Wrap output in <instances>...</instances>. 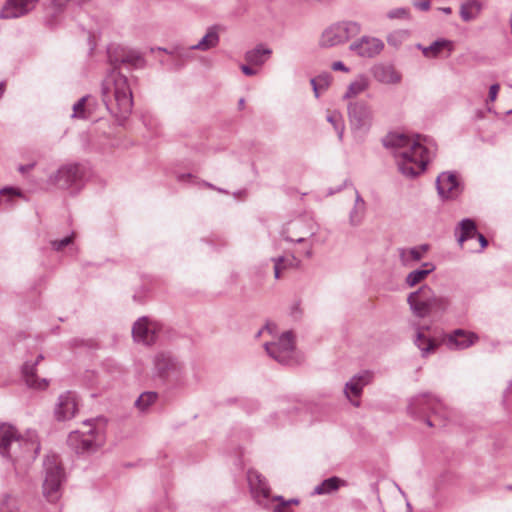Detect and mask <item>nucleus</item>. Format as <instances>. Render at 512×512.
I'll return each mask as SVG.
<instances>
[{
	"label": "nucleus",
	"mask_w": 512,
	"mask_h": 512,
	"mask_svg": "<svg viewBox=\"0 0 512 512\" xmlns=\"http://www.w3.org/2000/svg\"><path fill=\"white\" fill-rule=\"evenodd\" d=\"M383 145L392 149L399 172L406 177L421 174L429 162L428 149L420 142V136L391 132L383 139Z\"/></svg>",
	"instance_id": "f257e3e1"
},
{
	"label": "nucleus",
	"mask_w": 512,
	"mask_h": 512,
	"mask_svg": "<svg viewBox=\"0 0 512 512\" xmlns=\"http://www.w3.org/2000/svg\"><path fill=\"white\" fill-rule=\"evenodd\" d=\"M102 100L113 116L126 119L133 106L132 91L127 77L112 71L102 83Z\"/></svg>",
	"instance_id": "f03ea898"
},
{
	"label": "nucleus",
	"mask_w": 512,
	"mask_h": 512,
	"mask_svg": "<svg viewBox=\"0 0 512 512\" xmlns=\"http://www.w3.org/2000/svg\"><path fill=\"white\" fill-rule=\"evenodd\" d=\"M39 449L34 435L28 438L17 435L15 428L8 424L0 425V454L13 463L27 458L33 459Z\"/></svg>",
	"instance_id": "7ed1b4c3"
},
{
	"label": "nucleus",
	"mask_w": 512,
	"mask_h": 512,
	"mask_svg": "<svg viewBox=\"0 0 512 512\" xmlns=\"http://www.w3.org/2000/svg\"><path fill=\"white\" fill-rule=\"evenodd\" d=\"M408 412L416 418L425 419L429 427L444 426V420L450 415L449 410L430 394L413 397L409 402Z\"/></svg>",
	"instance_id": "20e7f679"
},
{
	"label": "nucleus",
	"mask_w": 512,
	"mask_h": 512,
	"mask_svg": "<svg viewBox=\"0 0 512 512\" xmlns=\"http://www.w3.org/2000/svg\"><path fill=\"white\" fill-rule=\"evenodd\" d=\"M407 302L413 314L419 318L444 312L449 306V300L446 297L437 295L427 285H423L417 291L410 293Z\"/></svg>",
	"instance_id": "39448f33"
},
{
	"label": "nucleus",
	"mask_w": 512,
	"mask_h": 512,
	"mask_svg": "<svg viewBox=\"0 0 512 512\" xmlns=\"http://www.w3.org/2000/svg\"><path fill=\"white\" fill-rule=\"evenodd\" d=\"M94 420L83 423L84 429L72 431L67 439L68 446L77 454L93 453L104 443L103 433L93 425Z\"/></svg>",
	"instance_id": "423d86ee"
},
{
	"label": "nucleus",
	"mask_w": 512,
	"mask_h": 512,
	"mask_svg": "<svg viewBox=\"0 0 512 512\" xmlns=\"http://www.w3.org/2000/svg\"><path fill=\"white\" fill-rule=\"evenodd\" d=\"M361 24L356 21H340L327 27L321 34L319 45L330 48L347 43L351 38L360 34Z\"/></svg>",
	"instance_id": "0eeeda50"
},
{
	"label": "nucleus",
	"mask_w": 512,
	"mask_h": 512,
	"mask_svg": "<svg viewBox=\"0 0 512 512\" xmlns=\"http://www.w3.org/2000/svg\"><path fill=\"white\" fill-rule=\"evenodd\" d=\"M84 168L79 164H66L49 176L48 182L71 193L80 191L84 186Z\"/></svg>",
	"instance_id": "6e6552de"
},
{
	"label": "nucleus",
	"mask_w": 512,
	"mask_h": 512,
	"mask_svg": "<svg viewBox=\"0 0 512 512\" xmlns=\"http://www.w3.org/2000/svg\"><path fill=\"white\" fill-rule=\"evenodd\" d=\"M264 347L268 355L280 364L294 365L301 362L295 352L293 334L289 331L284 332L277 342L265 343Z\"/></svg>",
	"instance_id": "1a4fd4ad"
},
{
	"label": "nucleus",
	"mask_w": 512,
	"mask_h": 512,
	"mask_svg": "<svg viewBox=\"0 0 512 512\" xmlns=\"http://www.w3.org/2000/svg\"><path fill=\"white\" fill-rule=\"evenodd\" d=\"M45 478L43 494L50 502L60 497V487L64 479L63 469L56 456H48L44 461Z\"/></svg>",
	"instance_id": "9d476101"
},
{
	"label": "nucleus",
	"mask_w": 512,
	"mask_h": 512,
	"mask_svg": "<svg viewBox=\"0 0 512 512\" xmlns=\"http://www.w3.org/2000/svg\"><path fill=\"white\" fill-rule=\"evenodd\" d=\"M154 374L164 382L177 383L182 378L181 363L169 352H159L155 355Z\"/></svg>",
	"instance_id": "9b49d317"
},
{
	"label": "nucleus",
	"mask_w": 512,
	"mask_h": 512,
	"mask_svg": "<svg viewBox=\"0 0 512 512\" xmlns=\"http://www.w3.org/2000/svg\"><path fill=\"white\" fill-rule=\"evenodd\" d=\"M351 127L356 130H368L372 124L373 112L365 101H355L348 105Z\"/></svg>",
	"instance_id": "f8f14e48"
},
{
	"label": "nucleus",
	"mask_w": 512,
	"mask_h": 512,
	"mask_svg": "<svg viewBox=\"0 0 512 512\" xmlns=\"http://www.w3.org/2000/svg\"><path fill=\"white\" fill-rule=\"evenodd\" d=\"M479 337L474 332L456 329L442 337L441 343L450 350H464L474 345Z\"/></svg>",
	"instance_id": "ddd939ff"
},
{
	"label": "nucleus",
	"mask_w": 512,
	"mask_h": 512,
	"mask_svg": "<svg viewBox=\"0 0 512 512\" xmlns=\"http://www.w3.org/2000/svg\"><path fill=\"white\" fill-rule=\"evenodd\" d=\"M383 48L384 43L382 40L370 36H362L349 46L350 51L364 58H373L377 56Z\"/></svg>",
	"instance_id": "4468645a"
},
{
	"label": "nucleus",
	"mask_w": 512,
	"mask_h": 512,
	"mask_svg": "<svg viewBox=\"0 0 512 512\" xmlns=\"http://www.w3.org/2000/svg\"><path fill=\"white\" fill-rule=\"evenodd\" d=\"M158 332V326L150 322L146 317L136 321L132 328V335L135 341L142 342L145 345L155 343Z\"/></svg>",
	"instance_id": "2eb2a0df"
},
{
	"label": "nucleus",
	"mask_w": 512,
	"mask_h": 512,
	"mask_svg": "<svg viewBox=\"0 0 512 512\" xmlns=\"http://www.w3.org/2000/svg\"><path fill=\"white\" fill-rule=\"evenodd\" d=\"M247 478L256 502L267 508L270 498V488L265 478L257 471H249Z\"/></svg>",
	"instance_id": "dca6fc26"
},
{
	"label": "nucleus",
	"mask_w": 512,
	"mask_h": 512,
	"mask_svg": "<svg viewBox=\"0 0 512 512\" xmlns=\"http://www.w3.org/2000/svg\"><path fill=\"white\" fill-rule=\"evenodd\" d=\"M38 0H7L0 10L1 19L18 18L35 8Z\"/></svg>",
	"instance_id": "f3484780"
},
{
	"label": "nucleus",
	"mask_w": 512,
	"mask_h": 512,
	"mask_svg": "<svg viewBox=\"0 0 512 512\" xmlns=\"http://www.w3.org/2000/svg\"><path fill=\"white\" fill-rule=\"evenodd\" d=\"M108 59L114 70L117 69L120 64L138 66L139 63L142 62V58L138 52L121 47L108 49Z\"/></svg>",
	"instance_id": "a211bd4d"
},
{
	"label": "nucleus",
	"mask_w": 512,
	"mask_h": 512,
	"mask_svg": "<svg viewBox=\"0 0 512 512\" xmlns=\"http://www.w3.org/2000/svg\"><path fill=\"white\" fill-rule=\"evenodd\" d=\"M436 186L442 198L453 199L460 194V186L455 174L443 172L438 176Z\"/></svg>",
	"instance_id": "6ab92c4d"
},
{
	"label": "nucleus",
	"mask_w": 512,
	"mask_h": 512,
	"mask_svg": "<svg viewBox=\"0 0 512 512\" xmlns=\"http://www.w3.org/2000/svg\"><path fill=\"white\" fill-rule=\"evenodd\" d=\"M371 379L372 374L369 371H364L358 375L353 376L351 380L346 383L344 393L354 406L358 407L360 402L353 401L350 398V395L359 397L362 394L363 388L370 383Z\"/></svg>",
	"instance_id": "aec40b11"
},
{
	"label": "nucleus",
	"mask_w": 512,
	"mask_h": 512,
	"mask_svg": "<svg viewBox=\"0 0 512 512\" xmlns=\"http://www.w3.org/2000/svg\"><path fill=\"white\" fill-rule=\"evenodd\" d=\"M77 412V402L75 396L68 392L60 395L55 409V416L59 421L69 420Z\"/></svg>",
	"instance_id": "412c9836"
},
{
	"label": "nucleus",
	"mask_w": 512,
	"mask_h": 512,
	"mask_svg": "<svg viewBox=\"0 0 512 512\" xmlns=\"http://www.w3.org/2000/svg\"><path fill=\"white\" fill-rule=\"evenodd\" d=\"M314 234L313 227L306 228L302 221L289 223L283 231V237L286 241L302 243L306 237Z\"/></svg>",
	"instance_id": "4be33fe9"
},
{
	"label": "nucleus",
	"mask_w": 512,
	"mask_h": 512,
	"mask_svg": "<svg viewBox=\"0 0 512 512\" xmlns=\"http://www.w3.org/2000/svg\"><path fill=\"white\" fill-rule=\"evenodd\" d=\"M417 47L421 49L426 58H438L443 56L444 52H446L445 56L448 57L453 51V42L447 39H438L429 46L419 44Z\"/></svg>",
	"instance_id": "5701e85b"
},
{
	"label": "nucleus",
	"mask_w": 512,
	"mask_h": 512,
	"mask_svg": "<svg viewBox=\"0 0 512 512\" xmlns=\"http://www.w3.org/2000/svg\"><path fill=\"white\" fill-rule=\"evenodd\" d=\"M374 78L383 84H397L401 75L390 65H376L372 69Z\"/></svg>",
	"instance_id": "b1692460"
},
{
	"label": "nucleus",
	"mask_w": 512,
	"mask_h": 512,
	"mask_svg": "<svg viewBox=\"0 0 512 512\" xmlns=\"http://www.w3.org/2000/svg\"><path fill=\"white\" fill-rule=\"evenodd\" d=\"M43 359L42 355H39L36 362L33 364L25 363L23 366V376L26 381V384L35 389H45L48 386V380L43 378L38 380L36 376V365L38 362Z\"/></svg>",
	"instance_id": "393cba45"
},
{
	"label": "nucleus",
	"mask_w": 512,
	"mask_h": 512,
	"mask_svg": "<svg viewBox=\"0 0 512 512\" xmlns=\"http://www.w3.org/2000/svg\"><path fill=\"white\" fill-rule=\"evenodd\" d=\"M219 28L220 27L218 25L209 27L203 38L197 44L192 45L189 49L207 51L216 47L220 41Z\"/></svg>",
	"instance_id": "a878e982"
},
{
	"label": "nucleus",
	"mask_w": 512,
	"mask_h": 512,
	"mask_svg": "<svg viewBox=\"0 0 512 512\" xmlns=\"http://www.w3.org/2000/svg\"><path fill=\"white\" fill-rule=\"evenodd\" d=\"M427 244L419 245L412 248L399 249V257L401 263L405 266L411 265L412 262H418L422 259L424 254L428 251Z\"/></svg>",
	"instance_id": "bb28decb"
},
{
	"label": "nucleus",
	"mask_w": 512,
	"mask_h": 512,
	"mask_svg": "<svg viewBox=\"0 0 512 512\" xmlns=\"http://www.w3.org/2000/svg\"><path fill=\"white\" fill-rule=\"evenodd\" d=\"M424 329L425 327H420L417 329L414 343L421 350L422 356L426 357L430 353H433L440 343L437 342L435 339L425 336L423 332ZM426 329H428V327H426Z\"/></svg>",
	"instance_id": "cd10ccee"
},
{
	"label": "nucleus",
	"mask_w": 512,
	"mask_h": 512,
	"mask_svg": "<svg viewBox=\"0 0 512 512\" xmlns=\"http://www.w3.org/2000/svg\"><path fill=\"white\" fill-rule=\"evenodd\" d=\"M477 234L476 223L469 218L463 219L456 228L457 241L460 246H462L466 240L476 237Z\"/></svg>",
	"instance_id": "c85d7f7f"
},
{
	"label": "nucleus",
	"mask_w": 512,
	"mask_h": 512,
	"mask_svg": "<svg viewBox=\"0 0 512 512\" xmlns=\"http://www.w3.org/2000/svg\"><path fill=\"white\" fill-rule=\"evenodd\" d=\"M271 260L274 263L275 279H279L281 277L282 271L289 268H297L300 264V260H298L293 254L274 257Z\"/></svg>",
	"instance_id": "c756f323"
},
{
	"label": "nucleus",
	"mask_w": 512,
	"mask_h": 512,
	"mask_svg": "<svg viewBox=\"0 0 512 512\" xmlns=\"http://www.w3.org/2000/svg\"><path fill=\"white\" fill-rule=\"evenodd\" d=\"M435 266L433 263L426 262L422 265L421 269H416L411 271L405 279L406 284L409 287H414L415 285L422 282L431 272H433Z\"/></svg>",
	"instance_id": "7c9ffc66"
},
{
	"label": "nucleus",
	"mask_w": 512,
	"mask_h": 512,
	"mask_svg": "<svg viewBox=\"0 0 512 512\" xmlns=\"http://www.w3.org/2000/svg\"><path fill=\"white\" fill-rule=\"evenodd\" d=\"M271 53L272 51L270 49L257 46L246 52L245 60L250 65L261 66L267 61Z\"/></svg>",
	"instance_id": "2f4dec72"
},
{
	"label": "nucleus",
	"mask_w": 512,
	"mask_h": 512,
	"mask_svg": "<svg viewBox=\"0 0 512 512\" xmlns=\"http://www.w3.org/2000/svg\"><path fill=\"white\" fill-rule=\"evenodd\" d=\"M346 482L339 477L333 476L322 481L319 485L314 488V494L324 495L331 494L337 491L341 486H344Z\"/></svg>",
	"instance_id": "473e14b6"
},
{
	"label": "nucleus",
	"mask_w": 512,
	"mask_h": 512,
	"mask_svg": "<svg viewBox=\"0 0 512 512\" xmlns=\"http://www.w3.org/2000/svg\"><path fill=\"white\" fill-rule=\"evenodd\" d=\"M481 11V4L478 0H467L460 7V16L463 21L469 22L475 19Z\"/></svg>",
	"instance_id": "72a5a7b5"
},
{
	"label": "nucleus",
	"mask_w": 512,
	"mask_h": 512,
	"mask_svg": "<svg viewBox=\"0 0 512 512\" xmlns=\"http://www.w3.org/2000/svg\"><path fill=\"white\" fill-rule=\"evenodd\" d=\"M369 87V80L364 75H359L353 82H351L347 88L346 93L344 94L343 98H353L357 95L361 94L365 90H367Z\"/></svg>",
	"instance_id": "f704fd0d"
},
{
	"label": "nucleus",
	"mask_w": 512,
	"mask_h": 512,
	"mask_svg": "<svg viewBox=\"0 0 512 512\" xmlns=\"http://www.w3.org/2000/svg\"><path fill=\"white\" fill-rule=\"evenodd\" d=\"M366 205L363 198L360 196L358 191H355V203L352 211L350 212V223L352 225H358L365 213Z\"/></svg>",
	"instance_id": "c9c22d12"
},
{
	"label": "nucleus",
	"mask_w": 512,
	"mask_h": 512,
	"mask_svg": "<svg viewBox=\"0 0 512 512\" xmlns=\"http://www.w3.org/2000/svg\"><path fill=\"white\" fill-rule=\"evenodd\" d=\"M331 79L332 77L329 73H323L316 78L311 79V85L317 98L319 97L321 91L328 88L331 83Z\"/></svg>",
	"instance_id": "e433bc0d"
},
{
	"label": "nucleus",
	"mask_w": 512,
	"mask_h": 512,
	"mask_svg": "<svg viewBox=\"0 0 512 512\" xmlns=\"http://www.w3.org/2000/svg\"><path fill=\"white\" fill-rule=\"evenodd\" d=\"M88 100L89 96H84L73 105L72 118L87 119L90 116V111L87 109Z\"/></svg>",
	"instance_id": "4c0bfd02"
},
{
	"label": "nucleus",
	"mask_w": 512,
	"mask_h": 512,
	"mask_svg": "<svg viewBox=\"0 0 512 512\" xmlns=\"http://www.w3.org/2000/svg\"><path fill=\"white\" fill-rule=\"evenodd\" d=\"M157 398L158 394L156 392H144L138 397L135 405L140 411L144 412L150 407V405L155 403Z\"/></svg>",
	"instance_id": "58836bf2"
},
{
	"label": "nucleus",
	"mask_w": 512,
	"mask_h": 512,
	"mask_svg": "<svg viewBox=\"0 0 512 512\" xmlns=\"http://www.w3.org/2000/svg\"><path fill=\"white\" fill-rule=\"evenodd\" d=\"M327 121L332 124L339 140L341 141L345 128L342 116L339 113L333 112L327 116Z\"/></svg>",
	"instance_id": "ea45409f"
},
{
	"label": "nucleus",
	"mask_w": 512,
	"mask_h": 512,
	"mask_svg": "<svg viewBox=\"0 0 512 512\" xmlns=\"http://www.w3.org/2000/svg\"><path fill=\"white\" fill-rule=\"evenodd\" d=\"M0 512H18L17 499L10 494H4L0 501Z\"/></svg>",
	"instance_id": "a19ab883"
},
{
	"label": "nucleus",
	"mask_w": 512,
	"mask_h": 512,
	"mask_svg": "<svg viewBox=\"0 0 512 512\" xmlns=\"http://www.w3.org/2000/svg\"><path fill=\"white\" fill-rule=\"evenodd\" d=\"M74 236L75 234L72 233L71 235L66 236L61 240L51 241L52 248L56 251H61L62 249H64L66 246L70 245L73 242Z\"/></svg>",
	"instance_id": "79ce46f5"
},
{
	"label": "nucleus",
	"mask_w": 512,
	"mask_h": 512,
	"mask_svg": "<svg viewBox=\"0 0 512 512\" xmlns=\"http://www.w3.org/2000/svg\"><path fill=\"white\" fill-rule=\"evenodd\" d=\"M273 501L279 502L273 507V512H292L291 508L289 507V502H286L282 496L274 497Z\"/></svg>",
	"instance_id": "37998d69"
},
{
	"label": "nucleus",
	"mask_w": 512,
	"mask_h": 512,
	"mask_svg": "<svg viewBox=\"0 0 512 512\" xmlns=\"http://www.w3.org/2000/svg\"><path fill=\"white\" fill-rule=\"evenodd\" d=\"M408 10L405 8H396L388 12L387 17L390 19L406 18L408 17Z\"/></svg>",
	"instance_id": "c03bdc74"
},
{
	"label": "nucleus",
	"mask_w": 512,
	"mask_h": 512,
	"mask_svg": "<svg viewBox=\"0 0 512 512\" xmlns=\"http://www.w3.org/2000/svg\"><path fill=\"white\" fill-rule=\"evenodd\" d=\"M500 86L499 84H493L489 88L488 101L494 102L497 98Z\"/></svg>",
	"instance_id": "a18cd8bd"
},
{
	"label": "nucleus",
	"mask_w": 512,
	"mask_h": 512,
	"mask_svg": "<svg viewBox=\"0 0 512 512\" xmlns=\"http://www.w3.org/2000/svg\"><path fill=\"white\" fill-rule=\"evenodd\" d=\"M241 71L246 75V76H254L257 74V70L256 69H253L252 67H250L249 65H241Z\"/></svg>",
	"instance_id": "49530a36"
},
{
	"label": "nucleus",
	"mask_w": 512,
	"mask_h": 512,
	"mask_svg": "<svg viewBox=\"0 0 512 512\" xmlns=\"http://www.w3.org/2000/svg\"><path fill=\"white\" fill-rule=\"evenodd\" d=\"M414 5L416 8H418L422 11H427L430 8V1L429 0L418 1V2H415Z\"/></svg>",
	"instance_id": "de8ad7c7"
},
{
	"label": "nucleus",
	"mask_w": 512,
	"mask_h": 512,
	"mask_svg": "<svg viewBox=\"0 0 512 512\" xmlns=\"http://www.w3.org/2000/svg\"><path fill=\"white\" fill-rule=\"evenodd\" d=\"M332 69L335 70V71H343V72H348L349 71V68L346 67L344 65L343 62L341 61H336L332 64Z\"/></svg>",
	"instance_id": "09e8293b"
},
{
	"label": "nucleus",
	"mask_w": 512,
	"mask_h": 512,
	"mask_svg": "<svg viewBox=\"0 0 512 512\" xmlns=\"http://www.w3.org/2000/svg\"><path fill=\"white\" fill-rule=\"evenodd\" d=\"M476 237L481 245V248L482 249L486 248L488 245V240L485 238V236L481 233H478Z\"/></svg>",
	"instance_id": "8fccbe9b"
},
{
	"label": "nucleus",
	"mask_w": 512,
	"mask_h": 512,
	"mask_svg": "<svg viewBox=\"0 0 512 512\" xmlns=\"http://www.w3.org/2000/svg\"><path fill=\"white\" fill-rule=\"evenodd\" d=\"M203 185L207 188H210V189H213V190H216L220 193H228L226 190L222 189V188H218V187H215L213 184L209 183V182H203Z\"/></svg>",
	"instance_id": "3c124183"
},
{
	"label": "nucleus",
	"mask_w": 512,
	"mask_h": 512,
	"mask_svg": "<svg viewBox=\"0 0 512 512\" xmlns=\"http://www.w3.org/2000/svg\"><path fill=\"white\" fill-rule=\"evenodd\" d=\"M70 0H53V4L55 7L61 9L65 6V4L67 2H69Z\"/></svg>",
	"instance_id": "603ef678"
},
{
	"label": "nucleus",
	"mask_w": 512,
	"mask_h": 512,
	"mask_svg": "<svg viewBox=\"0 0 512 512\" xmlns=\"http://www.w3.org/2000/svg\"><path fill=\"white\" fill-rule=\"evenodd\" d=\"M33 167H34V164L21 165L19 167V171L21 173H26V172L30 171Z\"/></svg>",
	"instance_id": "864d4df0"
},
{
	"label": "nucleus",
	"mask_w": 512,
	"mask_h": 512,
	"mask_svg": "<svg viewBox=\"0 0 512 512\" xmlns=\"http://www.w3.org/2000/svg\"><path fill=\"white\" fill-rule=\"evenodd\" d=\"M440 10L442 12H444L445 14H451L452 13V10L450 7H443V8H440Z\"/></svg>",
	"instance_id": "5fc2aeb1"
},
{
	"label": "nucleus",
	"mask_w": 512,
	"mask_h": 512,
	"mask_svg": "<svg viewBox=\"0 0 512 512\" xmlns=\"http://www.w3.org/2000/svg\"><path fill=\"white\" fill-rule=\"evenodd\" d=\"M5 89V84L3 82L0 83V97L3 95Z\"/></svg>",
	"instance_id": "6e6d98bb"
},
{
	"label": "nucleus",
	"mask_w": 512,
	"mask_h": 512,
	"mask_svg": "<svg viewBox=\"0 0 512 512\" xmlns=\"http://www.w3.org/2000/svg\"><path fill=\"white\" fill-rule=\"evenodd\" d=\"M287 502H289V505H290V504H296V505H297V504L299 503V500H297V499H291V500H288Z\"/></svg>",
	"instance_id": "4d7b16f0"
},
{
	"label": "nucleus",
	"mask_w": 512,
	"mask_h": 512,
	"mask_svg": "<svg viewBox=\"0 0 512 512\" xmlns=\"http://www.w3.org/2000/svg\"><path fill=\"white\" fill-rule=\"evenodd\" d=\"M170 53H171V54H174V52H170ZM175 54H177L179 57H182V56H183V54H182L181 52L177 51V50L175 51Z\"/></svg>",
	"instance_id": "13d9d810"
},
{
	"label": "nucleus",
	"mask_w": 512,
	"mask_h": 512,
	"mask_svg": "<svg viewBox=\"0 0 512 512\" xmlns=\"http://www.w3.org/2000/svg\"><path fill=\"white\" fill-rule=\"evenodd\" d=\"M239 106H240L241 108H243V107H244V99H240V101H239Z\"/></svg>",
	"instance_id": "bf43d9fd"
},
{
	"label": "nucleus",
	"mask_w": 512,
	"mask_h": 512,
	"mask_svg": "<svg viewBox=\"0 0 512 512\" xmlns=\"http://www.w3.org/2000/svg\"><path fill=\"white\" fill-rule=\"evenodd\" d=\"M311 254H312L311 249H308V250L306 251V256H307V257H310V256H311Z\"/></svg>",
	"instance_id": "052dcab7"
},
{
	"label": "nucleus",
	"mask_w": 512,
	"mask_h": 512,
	"mask_svg": "<svg viewBox=\"0 0 512 512\" xmlns=\"http://www.w3.org/2000/svg\"><path fill=\"white\" fill-rule=\"evenodd\" d=\"M506 488L507 490L512 491V485H508Z\"/></svg>",
	"instance_id": "680f3d73"
}]
</instances>
